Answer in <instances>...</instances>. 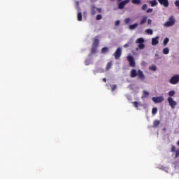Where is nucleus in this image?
Masks as SVG:
<instances>
[{
	"instance_id": "36",
	"label": "nucleus",
	"mask_w": 179,
	"mask_h": 179,
	"mask_svg": "<svg viewBox=\"0 0 179 179\" xmlns=\"http://www.w3.org/2000/svg\"><path fill=\"white\" fill-rule=\"evenodd\" d=\"M115 89H117V85H112L111 91L114 92V90H115Z\"/></svg>"
},
{
	"instance_id": "10",
	"label": "nucleus",
	"mask_w": 179,
	"mask_h": 179,
	"mask_svg": "<svg viewBox=\"0 0 179 179\" xmlns=\"http://www.w3.org/2000/svg\"><path fill=\"white\" fill-rule=\"evenodd\" d=\"M100 44V41H99V38H97V36L94 37L93 39L92 45L93 47H99V45Z\"/></svg>"
},
{
	"instance_id": "39",
	"label": "nucleus",
	"mask_w": 179,
	"mask_h": 179,
	"mask_svg": "<svg viewBox=\"0 0 179 179\" xmlns=\"http://www.w3.org/2000/svg\"><path fill=\"white\" fill-rule=\"evenodd\" d=\"M175 152H176V157H178V156H179V150H178Z\"/></svg>"
},
{
	"instance_id": "20",
	"label": "nucleus",
	"mask_w": 179,
	"mask_h": 179,
	"mask_svg": "<svg viewBox=\"0 0 179 179\" xmlns=\"http://www.w3.org/2000/svg\"><path fill=\"white\" fill-rule=\"evenodd\" d=\"M152 45H156V44H157V36L152 38Z\"/></svg>"
},
{
	"instance_id": "27",
	"label": "nucleus",
	"mask_w": 179,
	"mask_h": 179,
	"mask_svg": "<svg viewBox=\"0 0 179 179\" xmlns=\"http://www.w3.org/2000/svg\"><path fill=\"white\" fill-rule=\"evenodd\" d=\"M169 41H170V40L169 39V38H166L164 40V45H167V44L169 43Z\"/></svg>"
},
{
	"instance_id": "13",
	"label": "nucleus",
	"mask_w": 179,
	"mask_h": 179,
	"mask_svg": "<svg viewBox=\"0 0 179 179\" xmlns=\"http://www.w3.org/2000/svg\"><path fill=\"white\" fill-rule=\"evenodd\" d=\"M112 66H113V62H109L106 65V71H110Z\"/></svg>"
},
{
	"instance_id": "40",
	"label": "nucleus",
	"mask_w": 179,
	"mask_h": 179,
	"mask_svg": "<svg viewBox=\"0 0 179 179\" xmlns=\"http://www.w3.org/2000/svg\"><path fill=\"white\" fill-rule=\"evenodd\" d=\"M152 101H154V103H157V97H153Z\"/></svg>"
},
{
	"instance_id": "29",
	"label": "nucleus",
	"mask_w": 179,
	"mask_h": 179,
	"mask_svg": "<svg viewBox=\"0 0 179 179\" xmlns=\"http://www.w3.org/2000/svg\"><path fill=\"white\" fill-rule=\"evenodd\" d=\"M133 106L136 107V108H138V107H139V103H138V101H134L133 102Z\"/></svg>"
},
{
	"instance_id": "4",
	"label": "nucleus",
	"mask_w": 179,
	"mask_h": 179,
	"mask_svg": "<svg viewBox=\"0 0 179 179\" xmlns=\"http://www.w3.org/2000/svg\"><path fill=\"white\" fill-rule=\"evenodd\" d=\"M179 82V75H174L169 80V83L171 85H177Z\"/></svg>"
},
{
	"instance_id": "42",
	"label": "nucleus",
	"mask_w": 179,
	"mask_h": 179,
	"mask_svg": "<svg viewBox=\"0 0 179 179\" xmlns=\"http://www.w3.org/2000/svg\"><path fill=\"white\" fill-rule=\"evenodd\" d=\"M101 8H96V12H98L99 13H101Z\"/></svg>"
},
{
	"instance_id": "5",
	"label": "nucleus",
	"mask_w": 179,
	"mask_h": 179,
	"mask_svg": "<svg viewBox=\"0 0 179 179\" xmlns=\"http://www.w3.org/2000/svg\"><path fill=\"white\" fill-rule=\"evenodd\" d=\"M122 54V50H121V48H117L114 53L115 59H120Z\"/></svg>"
},
{
	"instance_id": "11",
	"label": "nucleus",
	"mask_w": 179,
	"mask_h": 179,
	"mask_svg": "<svg viewBox=\"0 0 179 179\" xmlns=\"http://www.w3.org/2000/svg\"><path fill=\"white\" fill-rule=\"evenodd\" d=\"M136 76H138V71H136L135 69H131L130 71V77L136 78Z\"/></svg>"
},
{
	"instance_id": "49",
	"label": "nucleus",
	"mask_w": 179,
	"mask_h": 179,
	"mask_svg": "<svg viewBox=\"0 0 179 179\" xmlns=\"http://www.w3.org/2000/svg\"><path fill=\"white\" fill-rule=\"evenodd\" d=\"M118 1H121V0H118Z\"/></svg>"
},
{
	"instance_id": "44",
	"label": "nucleus",
	"mask_w": 179,
	"mask_h": 179,
	"mask_svg": "<svg viewBox=\"0 0 179 179\" xmlns=\"http://www.w3.org/2000/svg\"><path fill=\"white\" fill-rule=\"evenodd\" d=\"M152 23V20H148V24H151Z\"/></svg>"
},
{
	"instance_id": "9",
	"label": "nucleus",
	"mask_w": 179,
	"mask_h": 179,
	"mask_svg": "<svg viewBox=\"0 0 179 179\" xmlns=\"http://www.w3.org/2000/svg\"><path fill=\"white\" fill-rule=\"evenodd\" d=\"M158 2L165 8L169 6V0H158Z\"/></svg>"
},
{
	"instance_id": "3",
	"label": "nucleus",
	"mask_w": 179,
	"mask_h": 179,
	"mask_svg": "<svg viewBox=\"0 0 179 179\" xmlns=\"http://www.w3.org/2000/svg\"><path fill=\"white\" fill-rule=\"evenodd\" d=\"M127 61L129 62V66L131 68H135L136 64L135 62V59H134V57L132 56H127Z\"/></svg>"
},
{
	"instance_id": "35",
	"label": "nucleus",
	"mask_w": 179,
	"mask_h": 179,
	"mask_svg": "<svg viewBox=\"0 0 179 179\" xmlns=\"http://www.w3.org/2000/svg\"><path fill=\"white\" fill-rule=\"evenodd\" d=\"M152 11H153V9H152V8H148V9L146 10V13H152Z\"/></svg>"
},
{
	"instance_id": "43",
	"label": "nucleus",
	"mask_w": 179,
	"mask_h": 179,
	"mask_svg": "<svg viewBox=\"0 0 179 179\" xmlns=\"http://www.w3.org/2000/svg\"><path fill=\"white\" fill-rule=\"evenodd\" d=\"M124 48H127V47H129V45L128 43H126L124 45Z\"/></svg>"
},
{
	"instance_id": "38",
	"label": "nucleus",
	"mask_w": 179,
	"mask_h": 179,
	"mask_svg": "<svg viewBox=\"0 0 179 179\" xmlns=\"http://www.w3.org/2000/svg\"><path fill=\"white\" fill-rule=\"evenodd\" d=\"M171 152H176V146L174 145L171 146Z\"/></svg>"
},
{
	"instance_id": "14",
	"label": "nucleus",
	"mask_w": 179,
	"mask_h": 179,
	"mask_svg": "<svg viewBox=\"0 0 179 179\" xmlns=\"http://www.w3.org/2000/svg\"><path fill=\"white\" fill-rule=\"evenodd\" d=\"M136 27H138V23H135L134 24H130L129 26V30H134V29H136Z\"/></svg>"
},
{
	"instance_id": "8",
	"label": "nucleus",
	"mask_w": 179,
	"mask_h": 179,
	"mask_svg": "<svg viewBox=\"0 0 179 179\" xmlns=\"http://www.w3.org/2000/svg\"><path fill=\"white\" fill-rule=\"evenodd\" d=\"M137 76L138 79H140V80H143L145 79V74H143V71L141 70H138Z\"/></svg>"
},
{
	"instance_id": "47",
	"label": "nucleus",
	"mask_w": 179,
	"mask_h": 179,
	"mask_svg": "<svg viewBox=\"0 0 179 179\" xmlns=\"http://www.w3.org/2000/svg\"><path fill=\"white\" fill-rule=\"evenodd\" d=\"M159 124H160V122L158 120L157 121V125H159Z\"/></svg>"
},
{
	"instance_id": "12",
	"label": "nucleus",
	"mask_w": 179,
	"mask_h": 179,
	"mask_svg": "<svg viewBox=\"0 0 179 179\" xmlns=\"http://www.w3.org/2000/svg\"><path fill=\"white\" fill-rule=\"evenodd\" d=\"M90 10L92 16H94V14L97 12V8H96L94 6H92Z\"/></svg>"
},
{
	"instance_id": "45",
	"label": "nucleus",
	"mask_w": 179,
	"mask_h": 179,
	"mask_svg": "<svg viewBox=\"0 0 179 179\" xmlns=\"http://www.w3.org/2000/svg\"><path fill=\"white\" fill-rule=\"evenodd\" d=\"M103 82H104L105 83H107V79L103 78Z\"/></svg>"
},
{
	"instance_id": "1",
	"label": "nucleus",
	"mask_w": 179,
	"mask_h": 179,
	"mask_svg": "<svg viewBox=\"0 0 179 179\" xmlns=\"http://www.w3.org/2000/svg\"><path fill=\"white\" fill-rule=\"evenodd\" d=\"M176 23V19L174 18V16H171L169 18V20L164 23L165 27H170L171 26H174V24Z\"/></svg>"
},
{
	"instance_id": "32",
	"label": "nucleus",
	"mask_w": 179,
	"mask_h": 179,
	"mask_svg": "<svg viewBox=\"0 0 179 179\" xmlns=\"http://www.w3.org/2000/svg\"><path fill=\"white\" fill-rule=\"evenodd\" d=\"M149 69H150V71H156L157 68H156V66L152 65V66H151L149 67Z\"/></svg>"
},
{
	"instance_id": "15",
	"label": "nucleus",
	"mask_w": 179,
	"mask_h": 179,
	"mask_svg": "<svg viewBox=\"0 0 179 179\" xmlns=\"http://www.w3.org/2000/svg\"><path fill=\"white\" fill-rule=\"evenodd\" d=\"M131 3H134V5H141L142 3V1H141V0H131Z\"/></svg>"
},
{
	"instance_id": "21",
	"label": "nucleus",
	"mask_w": 179,
	"mask_h": 179,
	"mask_svg": "<svg viewBox=\"0 0 179 179\" xmlns=\"http://www.w3.org/2000/svg\"><path fill=\"white\" fill-rule=\"evenodd\" d=\"M169 52H170V50H169V48H164L163 54H164L165 55H167V54H169Z\"/></svg>"
},
{
	"instance_id": "31",
	"label": "nucleus",
	"mask_w": 179,
	"mask_h": 179,
	"mask_svg": "<svg viewBox=\"0 0 179 179\" xmlns=\"http://www.w3.org/2000/svg\"><path fill=\"white\" fill-rule=\"evenodd\" d=\"M96 20H101L103 19V16L101 15H97L96 17Z\"/></svg>"
},
{
	"instance_id": "28",
	"label": "nucleus",
	"mask_w": 179,
	"mask_h": 179,
	"mask_svg": "<svg viewBox=\"0 0 179 179\" xmlns=\"http://www.w3.org/2000/svg\"><path fill=\"white\" fill-rule=\"evenodd\" d=\"M174 94H176V92L171 90L169 92V96H170V97H173V96H174Z\"/></svg>"
},
{
	"instance_id": "24",
	"label": "nucleus",
	"mask_w": 179,
	"mask_h": 179,
	"mask_svg": "<svg viewBox=\"0 0 179 179\" xmlns=\"http://www.w3.org/2000/svg\"><path fill=\"white\" fill-rule=\"evenodd\" d=\"M145 33H147V34H153V30L148 29L145 30Z\"/></svg>"
},
{
	"instance_id": "26",
	"label": "nucleus",
	"mask_w": 179,
	"mask_h": 179,
	"mask_svg": "<svg viewBox=\"0 0 179 179\" xmlns=\"http://www.w3.org/2000/svg\"><path fill=\"white\" fill-rule=\"evenodd\" d=\"M157 113V108H153L152 110V115H155V114Z\"/></svg>"
},
{
	"instance_id": "46",
	"label": "nucleus",
	"mask_w": 179,
	"mask_h": 179,
	"mask_svg": "<svg viewBox=\"0 0 179 179\" xmlns=\"http://www.w3.org/2000/svg\"><path fill=\"white\" fill-rule=\"evenodd\" d=\"M85 65H89V60L85 61Z\"/></svg>"
},
{
	"instance_id": "17",
	"label": "nucleus",
	"mask_w": 179,
	"mask_h": 179,
	"mask_svg": "<svg viewBox=\"0 0 179 179\" xmlns=\"http://www.w3.org/2000/svg\"><path fill=\"white\" fill-rule=\"evenodd\" d=\"M149 96V92H148L147 91H143V95H142V99H145L146 97Z\"/></svg>"
},
{
	"instance_id": "2",
	"label": "nucleus",
	"mask_w": 179,
	"mask_h": 179,
	"mask_svg": "<svg viewBox=\"0 0 179 179\" xmlns=\"http://www.w3.org/2000/svg\"><path fill=\"white\" fill-rule=\"evenodd\" d=\"M143 43H145V39H143V38H138L136 39V43L138 44V47L139 50H143V48H145V44Z\"/></svg>"
},
{
	"instance_id": "37",
	"label": "nucleus",
	"mask_w": 179,
	"mask_h": 179,
	"mask_svg": "<svg viewBox=\"0 0 179 179\" xmlns=\"http://www.w3.org/2000/svg\"><path fill=\"white\" fill-rule=\"evenodd\" d=\"M175 6L179 8V1H175Z\"/></svg>"
},
{
	"instance_id": "48",
	"label": "nucleus",
	"mask_w": 179,
	"mask_h": 179,
	"mask_svg": "<svg viewBox=\"0 0 179 179\" xmlns=\"http://www.w3.org/2000/svg\"><path fill=\"white\" fill-rule=\"evenodd\" d=\"M142 64H145V62H143Z\"/></svg>"
},
{
	"instance_id": "22",
	"label": "nucleus",
	"mask_w": 179,
	"mask_h": 179,
	"mask_svg": "<svg viewBox=\"0 0 179 179\" xmlns=\"http://www.w3.org/2000/svg\"><path fill=\"white\" fill-rule=\"evenodd\" d=\"M77 19L78 22H82V13H78L77 15Z\"/></svg>"
},
{
	"instance_id": "19",
	"label": "nucleus",
	"mask_w": 179,
	"mask_h": 179,
	"mask_svg": "<svg viewBox=\"0 0 179 179\" xmlns=\"http://www.w3.org/2000/svg\"><path fill=\"white\" fill-rule=\"evenodd\" d=\"M148 17H143L140 22V24H144V23H146Z\"/></svg>"
},
{
	"instance_id": "6",
	"label": "nucleus",
	"mask_w": 179,
	"mask_h": 179,
	"mask_svg": "<svg viewBox=\"0 0 179 179\" xmlns=\"http://www.w3.org/2000/svg\"><path fill=\"white\" fill-rule=\"evenodd\" d=\"M167 100L171 108H176V106H177V102L173 100V98H171V96L168 97Z\"/></svg>"
},
{
	"instance_id": "7",
	"label": "nucleus",
	"mask_w": 179,
	"mask_h": 179,
	"mask_svg": "<svg viewBox=\"0 0 179 179\" xmlns=\"http://www.w3.org/2000/svg\"><path fill=\"white\" fill-rule=\"evenodd\" d=\"M127 3H129V0H124L123 1L120 2L118 5V8L124 9Z\"/></svg>"
},
{
	"instance_id": "30",
	"label": "nucleus",
	"mask_w": 179,
	"mask_h": 179,
	"mask_svg": "<svg viewBox=\"0 0 179 179\" xmlns=\"http://www.w3.org/2000/svg\"><path fill=\"white\" fill-rule=\"evenodd\" d=\"M152 128H157V120L154 121Z\"/></svg>"
},
{
	"instance_id": "25",
	"label": "nucleus",
	"mask_w": 179,
	"mask_h": 179,
	"mask_svg": "<svg viewBox=\"0 0 179 179\" xmlns=\"http://www.w3.org/2000/svg\"><path fill=\"white\" fill-rule=\"evenodd\" d=\"M150 3L151 6H156V5H157V3L156 2V0L150 1Z\"/></svg>"
},
{
	"instance_id": "23",
	"label": "nucleus",
	"mask_w": 179,
	"mask_h": 179,
	"mask_svg": "<svg viewBox=\"0 0 179 179\" xmlns=\"http://www.w3.org/2000/svg\"><path fill=\"white\" fill-rule=\"evenodd\" d=\"M164 100V98L163 96H158L157 97V103H162Z\"/></svg>"
},
{
	"instance_id": "33",
	"label": "nucleus",
	"mask_w": 179,
	"mask_h": 179,
	"mask_svg": "<svg viewBox=\"0 0 179 179\" xmlns=\"http://www.w3.org/2000/svg\"><path fill=\"white\" fill-rule=\"evenodd\" d=\"M141 9L142 10H146V9H148V5L147 4L143 5Z\"/></svg>"
},
{
	"instance_id": "41",
	"label": "nucleus",
	"mask_w": 179,
	"mask_h": 179,
	"mask_svg": "<svg viewBox=\"0 0 179 179\" xmlns=\"http://www.w3.org/2000/svg\"><path fill=\"white\" fill-rule=\"evenodd\" d=\"M120 23V20H117V21H115V26H119Z\"/></svg>"
},
{
	"instance_id": "16",
	"label": "nucleus",
	"mask_w": 179,
	"mask_h": 179,
	"mask_svg": "<svg viewBox=\"0 0 179 179\" xmlns=\"http://www.w3.org/2000/svg\"><path fill=\"white\" fill-rule=\"evenodd\" d=\"M97 48L96 46H92L91 54H96L97 52Z\"/></svg>"
},
{
	"instance_id": "50",
	"label": "nucleus",
	"mask_w": 179,
	"mask_h": 179,
	"mask_svg": "<svg viewBox=\"0 0 179 179\" xmlns=\"http://www.w3.org/2000/svg\"><path fill=\"white\" fill-rule=\"evenodd\" d=\"M110 1H113V0H110Z\"/></svg>"
},
{
	"instance_id": "34",
	"label": "nucleus",
	"mask_w": 179,
	"mask_h": 179,
	"mask_svg": "<svg viewBox=\"0 0 179 179\" xmlns=\"http://www.w3.org/2000/svg\"><path fill=\"white\" fill-rule=\"evenodd\" d=\"M129 22H131V18H126L124 20L125 24H128V23H129Z\"/></svg>"
},
{
	"instance_id": "18",
	"label": "nucleus",
	"mask_w": 179,
	"mask_h": 179,
	"mask_svg": "<svg viewBox=\"0 0 179 179\" xmlns=\"http://www.w3.org/2000/svg\"><path fill=\"white\" fill-rule=\"evenodd\" d=\"M107 52H108V48H107V47H104V48H103L101 50V54H106V53H107Z\"/></svg>"
}]
</instances>
